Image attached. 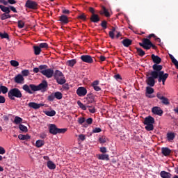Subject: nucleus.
Here are the masks:
<instances>
[{
    "instance_id": "obj_1",
    "label": "nucleus",
    "mask_w": 178,
    "mask_h": 178,
    "mask_svg": "<svg viewBox=\"0 0 178 178\" xmlns=\"http://www.w3.org/2000/svg\"><path fill=\"white\" fill-rule=\"evenodd\" d=\"M22 89L28 94H33V91H42V92H45L48 90V82L43 80L42 83L39 85L30 84L29 86L25 84L22 86Z\"/></svg>"
},
{
    "instance_id": "obj_2",
    "label": "nucleus",
    "mask_w": 178,
    "mask_h": 178,
    "mask_svg": "<svg viewBox=\"0 0 178 178\" xmlns=\"http://www.w3.org/2000/svg\"><path fill=\"white\" fill-rule=\"evenodd\" d=\"M49 131L50 134H53V136H56V134H65V131H67V129L62 128L59 129L55 124H50L49 125Z\"/></svg>"
},
{
    "instance_id": "obj_3",
    "label": "nucleus",
    "mask_w": 178,
    "mask_h": 178,
    "mask_svg": "<svg viewBox=\"0 0 178 178\" xmlns=\"http://www.w3.org/2000/svg\"><path fill=\"white\" fill-rule=\"evenodd\" d=\"M8 98L11 99V101H15V98H22L23 95L22 94V91L19 90V88H13L9 90L8 93Z\"/></svg>"
},
{
    "instance_id": "obj_4",
    "label": "nucleus",
    "mask_w": 178,
    "mask_h": 178,
    "mask_svg": "<svg viewBox=\"0 0 178 178\" xmlns=\"http://www.w3.org/2000/svg\"><path fill=\"white\" fill-rule=\"evenodd\" d=\"M144 124H145V129L147 130V131H152L154 130V123H155V119L152 116L146 117L143 122Z\"/></svg>"
},
{
    "instance_id": "obj_5",
    "label": "nucleus",
    "mask_w": 178,
    "mask_h": 178,
    "mask_svg": "<svg viewBox=\"0 0 178 178\" xmlns=\"http://www.w3.org/2000/svg\"><path fill=\"white\" fill-rule=\"evenodd\" d=\"M146 79V83L149 87H154L155 86V79L157 77L156 74L154 72H147Z\"/></svg>"
},
{
    "instance_id": "obj_6",
    "label": "nucleus",
    "mask_w": 178,
    "mask_h": 178,
    "mask_svg": "<svg viewBox=\"0 0 178 178\" xmlns=\"http://www.w3.org/2000/svg\"><path fill=\"white\" fill-rule=\"evenodd\" d=\"M54 77L58 84H60V86H63L65 83H66V79H65V75H63V73L59 70H56L54 74Z\"/></svg>"
},
{
    "instance_id": "obj_7",
    "label": "nucleus",
    "mask_w": 178,
    "mask_h": 178,
    "mask_svg": "<svg viewBox=\"0 0 178 178\" xmlns=\"http://www.w3.org/2000/svg\"><path fill=\"white\" fill-rule=\"evenodd\" d=\"M142 43L139 42L140 47H143L144 49H146L148 51V49H151V48H153V49H156V47L155 44H152L151 40L148 38H143L142 40Z\"/></svg>"
},
{
    "instance_id": "obj_8",
    "label": "nucleus",
    "mask_w": 178,
    "mask_h": 178,
    "mask_svg": "<svg viewBox=\"0 0 178 178\" xmlns=\"http://www.w3.org/2000/svg\"><path fill=\"white\" fill-rule=\"evenodd\" d=\"M154 73H156V79H158V81L159 83H163V86H165V81H166V80L168 79V77H169V74L165 73L164 71H161L160 72H154Z\"/></svg>"
},
{
    "instance_id": "obj_9",
    "label": "nucleus",
    "mask_w": 178,
    "mask_h": 178,
    "mask_svg": "<svg viewBox=\"0 0 178 178\" xmlns=\"http://www.w3.org/2000/svg\"><path fill=\"white\" fill-rule=\"evenodd\" d=\"M25 8H28V9H32L35 10L38 9V3L34 1L27 0L25 3Z\"/></svg>"
},
{
    "instance_id": "obj_10",
    "label": "nucleus",
    "mask_w": 178,
    "mask_h": 178,
    "mask_svg": "<svg viewBox=\"0 0 178 178\" xmlns=\"http://www.w3.org/2000/svg\"><path fill=\"white\" fill-rule=\"evenodd\" d=\"M40 73L43 75L45 76L47 79H51L54 76V70L51 68H46L43 69L42 71H40Z\"/></svg>"
},
{
    "instance_id": "obj_11",
    "label": "nucleus",
    "mask_w": 178,
    "mask_h": 178,
    "mask_svg": "<svg viewBox=\"0 0 178 178\" xmlns=\"http://www.w3.org/2000/svg\"><path fill=\"white\" fill-rule=\"evenodd\" d=\"M80 58L82 62H85V63H94V59H92V57L90 55H82Z\"/></svg>"
},
{
    "instance_id": "obj_12",
    "label": "nucleus",
    "mask_w": 178,
    "mask_h": 178,
    "mask_svg": "<svg viewBox=\"0 0 178 178\" xmlns=\"http://www.w3.org/2000/svg\"><path fill=\"white\" fill-rule=\"evenodd\" d=\"M28 106L29 108H32V109H40L41 106H45V108H47V104H44L42 103L37 104L35 102H30Z\"/></svg>"
},
{
    "instance_id": "obj_13",
    "label": "nucleus",
    "mask_w": 178,
    "mask_h": 178,
    "mask_svg": "<svg viewBox=\"0 0 178 178\" xmlns=\"http://www.w3.org/2000/svg\"><path fill=\"white\" fill-rule=\"evenodd\" d=\"M76 94L79 97H84L87 95V89L84 87H79L76 90Z\"/></svg>"
},
{
    "instance_id": "obj_14",
    "label": "nucleus",
    "mask_w": 178,
    "mask_h": 178,
    "mask_svg": "<svg viewBox=\"0 0 178 178\" xmlns=\"http://www.w3.org/2000/svg\"><path fill=\"white\" fill-rule=\"evenodd\" d=\"M14 81L17 84H23L24 83V77H23V75L19 74L14 77Z\"/></svg>"
},
{
    "instance_id": "obj_15",
    "label": "nucleus",
    "mask_w": 178,
    "mask_h": 178,
    "mask_svg": "<svg viewBox=\"0 0 178 178\" xmlns=\"http://www.w3.org/2000/svg\"><path fill=\"white\" fill-rule=\"evenodd\" d=\"M152 112L154 115H158L159 116H162V115H163V111L158 106L153 107Z\"/></svg>"
},
{
    "instance_id": "obj_16",
    "label": "nucleus",
    "mask_w": 178,
    "mask_h": 178,
    "mask_svg": "<svg viewBox=\"0 0 178 178\" xmlns=\"http://www.w3.org/2000/svg\"><path fill=\"white\" fill-rule=\"evenodd\" d=\"M99 86V81L96 80L94 81L92 83H91V86L93 88V89L95 90V91H97L99 92L102 90L101 87L98 86Z\"/></svg>"
},
{
    "instance_id": "obj_17",
    "label": "nucleus",
    "mask_w": 178,
    "mask_h": 178,
    "mask_svg": "<svg viewBox=\"0 0 178 178\" xmlns=\"http://www.w3.org/2000/svg\"><path fill=\"white\" fill-rule=\"evenodd\" d=\"M151 58L155 65H159L162 62V58L158 56H155V54H152Z\"/></svg>"
},
{
    "instance_id": "obj_18",
    "label": "nucleus",
    "mask_w": 178,
    "mask_h": 178,
    "mask_svg": "<svg viewBox=\"0 0 178 178\" xmlns=\"http://www.w3.org/2000/svg\"><path fill=\"white\" fill-rule=\"evenodd\" d=\"M152 69L154 71H152V72H156V73H160V72H162V69H163V66H162L161 65L154 64L152 65Z\"/></svg>"
},
{
    "instance_id": "obj_19",
    "label": "nucleus",
    "mask_w": 178,
    "mask_h": 178,
    "mask_svg": "<svg viewBox=\"0 0 178 178\" xmlns=\"http://www.w3.org/2000/svg\"><path fill=\"white\" fill-rule=\"evenodd\" d=\"M90 20L92 23H98L101 20V18H99L98 14H93L90 16Z\"/></svg>"
},
{
    "instance_id": "obj_20",
    "label": "nucleus",
    "mask_w": 178,
    "mask_h": 178,
    "mask_svg": "<svg viewBox=\"0 0 178 178\" xmlns=\"http://www.w3.org/2000/svg\"><path fill=\"white\" fill-rule=\"evenodd\" d=\"M99 161H109V154H101L97 155Z\"/></svg>"
},
{
    "instance_id": "obj_21",
    "label": "nucleus",
    "mask_w": 178,
    "mask_h": 178,
    "mask_svg": "<svg viewBox=\"0 0 178 178\" xmlns=\"http://www.w3.org/2000/svg\"><path fill=\"white\" fill-rule=\"evenodd\" d=\"M44 69H48V65H39V67H34L33 68V72L34 73H38L39 72H41L42 70H44Z\"/></svg>"
},
{
    "instance_id": "obj_22",
    "label": "nucleus",
    "mask_w": 178,
    "mask_h": 178,
    "mask_svg": "<svg viewBox=\"0 0 178 178\" xmlns=\"http://www.w3.org/2000/svg\"><path fill=\"white\" fill-rule=\"evenodd\" d=\"M17 2L16 0H0V3H3L4 6H8V3H10V5H15Z\"/></svg>"
},
{
    "instance_id": "obj_23",
    "label": "nucleus",
    "mask_w": 178,
    "mask_h": 178,
    "mask_svg": "<svg viewBox=\"0 0 178 178\" xmlns=\"http://www.w3.org/2000/svg\"><path fill=\"white\" fill-rule=\"evenodd\" d=\"M172 152V150L169 149V147H162L161 148V153L164 156H169Z\"/></svg>"
},
{
    "instance_id": "obj_24",
    "label": "nucleus",
    "mask_w": 178,
    "mask_h": 178,
    "mask_svg": "<svg viewBox=\"0 0 178 178\" xmlns=\"http://www.w3.org/2000/svg\"><path fill=\"white\" fill-rule=\"evenodd\" d=\"M59 20L61 22L62 24H67V23H69V18L65 15L60 16Z\"/></svg>"
},
{
    "instance_id": "obj_25",
    "label": "nucleus",
    "mask_w": 178,
    "mask_h": 178,
    "mask_svg": "<svg viewBox=\"0 0 178 178\" xmlns=\"http://www.w3.org/2000/svg\"><path fill=\"white\" fill-rule=\"evenodd\" d=\"M176 137V134L174 132H168L167 133V140L168 141H173Z\"/></svg>"
},
{
    "instance_id": "obj_26",
    "label": "nucleus",
    "mask_w": 178,
    "mask_h": 178,
    "mask_svg": "<svg viewBox=\"0 0 178 178\" xmlns=\"http://www.w3.org/2000/svg\"><path fill=\"white\" fill-rule=\"evenodd\" d=\"M160 176L162 178H170V177H172V174H170V172H168L166 171H161L160 172Z\"/></svg>"
},
{
    "instance_id": "obj_27",
    "label": "nucleus",
    "mask_w": 178,
    "mask_h": 178,
    "mask_svg": "<svg viewBox=\"0 0 178 178\" xmlns=\"http://www.w3.org/2000/svg\"><path fill=\"white\" fill-rule=\"evenodd\" d=\"M131 40L130 39H124L122 41V44L124 45V47H125L126 48L130 47V45L131 44Z\"/></svg>"
},
{
    "instance_id": "obj_28",
    "label": "nucleus",
    "mask_w": 178,
    "mask_h": 178,
    "mask_svg": "<svg viewBox=\"0 0 178 178\" xmlns=\"http://www.w3.org/2000/svg\"><path fill=\"white\" fill-rule=\"evenodd\" d=\"M47 168L51 170H54V169H56V165L52 161H47Z\"/></svg>"
},
{
    "instance_id": "obj_29",
    "label": "nucleus",
    "mask_w": 178,
    "mask_h": 178,
    "mask_svg": "<svg viewBox=\"0 0 178 178\" xmlns=\"http://www.w3.org/2000/svg\"><path fill=\"white\" fill-rule=\"evenodd\" d=\"M102 10L100 12V15H104L106 17H111V14L109 13V11L105 8L104 6L102 7Z\"/></svg>"
},
{
    "instance_id": "obj_30",
    "label": "nucleus",
    "mask_w": 178,
    "mask_h": 178,
    "mask_svg": "<svg viewBox=\"0 0 178 178\" xmlns=\"http://www.w3.org/2000/svg\"><path fill=\"white\" fill-rule=\"evenodd\" d=\"M0 9L4 13H10V9L9 7H6L3 5H0Z\"/></svg>"
},
{
    "instance_id": "obj_31",
    "label": "nucleus",
    "mask_w": 178,
    "mask_h": 178,
    "mask_svg": "<svg viewBox=\"0 0 178 178\" xmlns=\"http://www.w3.org/2000/svg\"><path fill=\"white\" fill-rule=\"evenodd\" d=\"M18 138L19 140H30V138H31V137L29 135V134H26V135H23V134H19L18 136Z\"/></svg>"
},
{
    "instance_id": "obj_32",
    "label": "nucleus",
    "mask_w": 178,
    "mask_h": 178,
    "mask_svg": "<svg viewBox=\"0 0 178 178\" xmlns=\"http://www.w3.org/2000/svg\"><path fill=\"white\" fill-rule=\"evenodd\" d=\"M10 17H12V16L6 13L1 14L0 16L1 20H6V19H10Z\"/></svg>"
},
{
    "instance_id": "obj_33",
    "label": "nucleus",
    "mask_w": 178,
    "mask_h": 178,
    "mask_svg": "<svg viewBox=\"0 0 178 178\" xmlns=\"http://www.w3.org/2000/svg\"><path fill=\"white\" fill-rule=\"evenodd\" d=\"M76 63H77L76 59L69 60L67 61V66H70V67H73Z\"/></svg>"
},
{
    "instance_id": "obj_34",
    "label": "nucleus",
    "mask_w": 178,
    "mask_h": 178,
    "mask_svg": "<svg viewBox=\"0 0 178 178\" xmlns=\"http://www.w3.org/2000/svg\"><path fill=\"white\" fill-rule=\"evenodd\" d=\"M45 115H47V116H55V115H56V111H55V110H52V111H44Z\"/></svg>"
},
{
    "instance_id": "obj_35",
    "label": "nucleus",
    "mask_w": 178,
    "mask_h": 178,
    "mask_svg": "<svg viewBox=\"0 0 178 178\" xmlns=\"http://www.w3.org/2000/svg\"><path fill=\"white\" fill-rule=\"evenodd\" d=\"M22 122H23V119L22 118L15 116L13 123H15V124H20Z\"/></svg>"
},
{
    "instance_id": "obj_36",
    "label": "nucleus",
    "mask_w": 178,
    "mask_h": 178,
    "mask_svg": "<svg viewBox=\"0 0 178 178\" xmlns=\"http://www.w3.org/2000/svg\"><path fill=\"white\" fill-rule=\"evenodd\" d=\"M136 52H137L138 55H139V56H144V55H145V51H144V50H143V49L136 47Z\"/></svg>"
},
{
    "instance_id": "obj_37",
    "label": "nucleus",
    "mask_w": 178,
    "mask_h": 178,
    "mask_svg": "<svg viewBox=\"0 0 178 178\" xmlns=\"http://www.w3.org/2000/svg\"><path fill=\"white\" fill-rule=\"evenodd\" d=\"M115 31H116V28L112 27V31L108 33V35L112 40L115 38Z\"/></svg>"
},
{
    "instance_id": "obj_38",
    "label": "nucleus",
    "mask_w": 178,
    "mask_h": 178,
    "mask_svg": "<svg viewBox=\"0 0 178 178\" xmlns=\"http://www.w3.org/2000/svg\"><path fill=\"white\" fill-rule=\"evenodd\" d=\"M35 55H40L41 54V48L39 46H33Z\"/></svg>"
},
{
    "instance_id": "obj_39",
    "label": "nucleus",
    "mask_w": 178,
    "mask_h": 178,
    "mask_svg": "<svg viewBox=\"0 0 178 178\" xmlns=\"http://www.w3.org/2000/svg\"><path fill=\"white\" fill-rule=\"evenodd\" d=\"M44 144V140H38L35 143V146L37 147V148H41V147H43Z\"/></svg>"
},
{
    "instance_id": "obj_40",
    "label": "nucleus",
    "mask_w": 178,
    "mask_h": 178,
    "mask_svg": "<svg viewBox=\"0 0 178 178\" xmlns=\"http://www.w3.org/2000/svg\"><path fill=\"white\" fill-rule=\"evenodd\" d=\"M54 98H56V99H62L63 95L60 92H54Z\"/></svg>"
},
{
    "instance_id": "obj_41",
    "label": "nucleus",
    "mask_w": 178,
    "mask_h": 178,
    "mask_svg": "<svg viewBox=\"0 0 178 178\" xmlns=\"http://www.w3.org/2000/svg\"><path fill=\"white\" fill-rule=\"evenodd\" d=\"M19 129L21 130V131H24V133H27L29 131V129H27V127L20 124L19 125Z\"/></svg>"
},
{
    "instance_id": "obj_42",
    "label": "nucleus",
    "mask_w": 178,
    "mask_h": 178,
    "mask_svg": "<svg viewBox=\"0 0 178 178\" xmlns=\"http://www.w3.org/2000/svg\"><path fill=\"white\" fill-rule=\"evenodd\" d=\"M0 90H1V93L2 92V94H6L8 91V87L6 86H1Z\"/></svg>"
},
{
    "instance_id": "obj_43",
    "label": "nucleus",
    "mask_w": 178,
    "mask_h": 178,
    "mask_svg": "<svg viewBox=\"0 0 178 178\" xmlns=\"http://www.w3.org/2000/svg\"><path fill=\"white\" fill-rule=\"evenodd\" d=\"M77 104L79 106V108H81L83 111H87V107L86 106V105H84L83 103H81V102H80V100H79L77 102Z\"/></svg>"
},
{
    "instance_id": "obj_44",
    "label": "nucleus",
    "mask_w": 178,
    "mask_h": 178,
    "mask_svg": "<svg viewBox=\"0 0 178 178\" xmlns=\"http://www.w3.org/2000/svg\"><path fill=\"white\" fill-rule=\"evenodd\" d=\"M162 104H163L164 105H169L170 103L169 102V99L163 97L161 99Z\"/></svg>"
},
{
    "instance_id": "obj_45",
    "label": "nucleus",
    "mask_w": 178,
    "mask_h": 178,
    "mask_svg": "<svg viewBox=\"0 0 178 178\" xmlns=\"http://www.w3.org/2000/svg\"><path fill=\"white\" fill-rule=\"evenodd\" d=\"M146 94H149V95H151V94H154V88H151V86H147L146 88Z\"/></svg>"
},
{
    "instance_id": "obj_46",
    "label": "nucleus",
    "mask_w": 178,
    "mask_h": 178,
    "mask_svg": "<svg viewBox=\"0 0 178 178\" xmlns=\"http://www.w3.org/2000/svg\"><path fill=\"white\" fill-rule=\"evenodd\" d=\"M55 99V95L54 93H51L50 95L47 97V101L52 102Z\"/></svg>"
},
{
    "instance_id": "obj_47",
    "label": "nucleus",
    "mask_w": 178,
    "mask_h": 178,
    "mask_svg": "<svg viewBox=\"0 0 178 178\" xmlns=\"http://www.w3.org/2000/svg\"><path fill=\"white\" fill-rule=\"evenodd\" d=\"M10 63L11 66H13L14 67H17V66H19V63L15 60H10Z\"/></svg>"
},
{
    "instance_id": "obj_48",
    "label": "nucleus",
    "mask_w": 178,
    "mask_h": 178,
    "mask_svg": "<svg viewBox=\"0 0 178 178\" xmlns=\"http://www.w3.org/2000/svg\"><path fill=\"white\" fill-rule=\"evenodd\" d=\"M77 19H79L80 20L86 21L87 20V16H86L84 13H82L77 17Z\"/></svg>"
},
{
    "instance_id": "obj_49",
    "label": "nucleus",
    "mask_w": 178,
    "mask_h": 178,
    "mask_svg": "<svg viewBox=\"0 0 178 178\" xmlns=\"http://www.w3.org/2000/svg\"><path fill=\"white\" fill-rule=\"evenodd\" d=\"M169 56L172 62V63L175 65H177L178 63V61L177 60H176V58H175V56H173V55L172 54H169Z\"/></svg>"
},
{
    "instance_id": "obj_50",
    "label": "nucleus",
    "mask_w": 178,
    "mask_h": 178,
    "mask_svg": "<svg viewBox=\"0 0 178 178\" xmlns=\"http://www.w3.org/2000/svg\"><path fill=\"white\" fill-rule=\"evenodd\" d=\"M0 37L1 38H6V40H9V35L5 32L3 33L0 32Z\"/></svg>"
},
{
    "instance_id": "obj_51",
    "label": "nucleus",
    "mask_w": 178,
    "mask_h": 178,
    "mask_svg": "<svg viewBox=\"0 0 178 178\" xmlns=\"http://www.w3.org/2000/svg\"><path fill=\"white\" fill-rule=\"evenodd\" d=\"M108 22L105 20L102 21L100 26L104 29V30H106V29L108 28L107 26Z\"/></svg>"
},
{
    "instance_id": "obj_52",
    "label": "nucleus",
    "mask_w": 178,
    "mask_h": 178,
    "mask_svg": "<svg viewBox=\"0 0 178 178\" xmlns=\"http://www.w3.org/2000/svg\"><path fill=\"white\" fill-rule=\"evenodd\" d=\"M99 142L100 144H105V143H106V138H105V136L100 137L99 138Z\"/></svg>"
},
{
    "instance_id": "obj_53",
    "label": "nucleus",
    "mask_w": 178,
    "mask_h": 178,
    "mask_svg": "<svg viewBox=\"0 0 178 178\" xmlns=\"http://www.w3.org/2000/svg\"><path fill=\"white\" fill-rule=\"evenodd\" d=\"M39 48H40V49L44 48L47 49L48 48V43H40L39 44Z\"/></svg>"
},
{
    "instance_id": "obj_54",
    "label": "nucleus",
    "mask_w": 178,
    "mask_h": 178,
    "mask_svg": "<svg viewBox=\"0 0 178 178\" xmlns=\"http://www.w3.org/2000/svg\"><path fill=\"white\" fill-rule=\"evenodd\" d=\"M22 76H29V74H30V71H29V70H24L22 71Z\"/></svg>"
},
{
    "instance_id": "obj_55",
    "label": "nucleus",
    "mask_w": 178,
    "mask_h": 178,
    "mask_svg": "<svg viewBox=\"0 0 178 178\" xmlns=\"http://www.w3.org/2000/svg\"><path fill=\"white\" fill-rule=\"evenodd\" d=\"M18 27L19 29H23V27H24V22H23L22 20H19L18 21Z\"/></svg>"
},
{
    "instance_id": "obj_56",
    "label": "nucleus",
    "mask_w": 178,
    "mask_h": 178,
    "mask_svg": "<svg viewBox=\"0 0 178 178\" xmlns=\"http://www.w3.org/2000/svg\"><path fill=\"white\" fill-rule=\"evenodd\" d=\"M102 131V129L99 127H96L92 129V133H101Z\"/></svg>"
},
{
    "instance_id": "obj_57",
    "label": "nucleus",
    "mask_w": 178,
    "mask_h": 178,
    "mask_svg": "<svg viewBox=\"0 0 178 178\" xmlns=\"http://www.w3.org/2000/svg\"><path fill=\"white\" fill-rule=\"evenodd\" d=\"M84 122H86V118H84L83 117L78 118V122L79 123V124H83V123H84Z\"/></svg>"
},
{
    "instance_id": "obj_58",
    "label": "nucleus",
    "mask_w": 178,
    "mask_h": 178,
    "mask_svg": "<svg viewBox=\"0 0 178 178\" xmlns=\"http://www.w3.org/2000/svg\"><path fill=\"white\" fill-rule=\"evenodd\" d=\"M6 102V99H5V97L0 95V104H5Z\"/></svg>"
},
{
    "instance_id": "obj_59",
    "label": "nucleus",
    "mask_w": 178,
    "mask_h": 178,
    "mask_svg": "<svg viewBox=\"0 0 178 178\" xmlns=\"http://www.w3.org/2000/svg\"><path fill=\"white\" fill-rule=\"evenodd\" d=\"M88 108H89V112H90V113H95V108H92V106H88Z\"/></svg>"
},
{
    "instance_id": "obj_60",
    "label": "nucleus",
    "mask_w": 178,
    "mask_h": 178,
    "mask_svg": "<svg viewBox=\"0 0 178 178\" xmlns=\"http://www.w3.org/2000/svg\"><path fill=\"white\" fill-rule=\"evenodd\" d=\"M6 150H5V148L0 146V154L3 155L4 154H6Z\"/></svg>"
},
{
    "instance_id": "obj_61",
    "label": "nucleus",
    "mask_w": 178,
    "mask_h": 178,
    "mask_svg": "<svg viewBox=\"0 0 178 178\" xmlns=\"http://www.w3.org/2000/svg\"><path fill=\"white\" fill-rule=\"evenodd\" d=\"M63 90H69L70 88V87L69 86V84L64 83V84H63Z\"/></svg>"
},
{
    "instance_id": "obj_62",
    "label": "nucleus",
    "mask_w": 178,
    "mask_h": 178,
    "mask_svg": "<svg viewBox=\"0 0 178 178\" xmlns=\"http://www.w3.org/2000/svg\"><path fill=\"white\" fill-rule=\"evenodd\" d=\"M9 8L10 10H12V12H13L14 13H17V10H16V8L12 6H10Z\"/></svg>"
},
{
    "instance_id": "obj_63",
    "label": "nucleus",
    "mask_w": 178,
    "mask_h": 178,
    "mask_svg": "<svg viewBox=\"0 0 178 178\" xmlns=\"http://www.w3.org/2000/svg\"><path fill=\"white\" fill-rule=\"evenodd\" d=\"M86 123L88 124H92V118H89L86 120Z\"/></svg>"
},
{
    "instance_id": "obj_64",
    "label": "nucleus",
    "mask_w": 178,
    "mask_h": 178,
    "mask_svg": "<svg viewBox=\"0 0 178 178\" xmlns=\"http://www.w3.org/2000/svg\"><path fill=\"white\" fill-rule=\"evenodd\" d=\"M100 152H102V154L106 153V147H100Z\"/></svg>"
}]
</instances>
